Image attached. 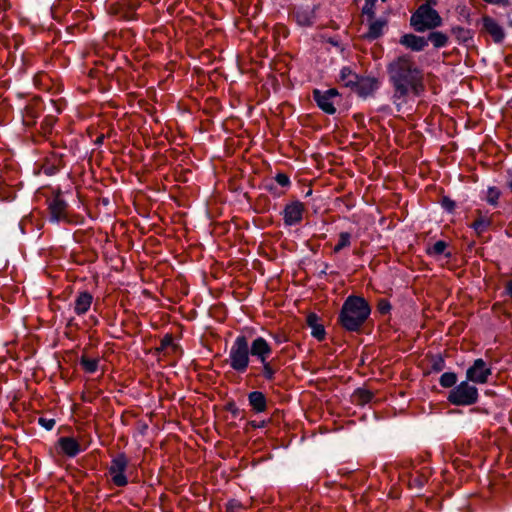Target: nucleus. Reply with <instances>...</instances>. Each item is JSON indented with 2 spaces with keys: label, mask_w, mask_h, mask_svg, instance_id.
Listing matches in <instances>:
<instances>
[{
  "label": "nucleus",
  "mask_w": 512,
  "mask_h": 512,
  "mask_svg": "<svg viewBox=\"0 0 512 512\" xmlns=\"http://www.w3.org/2000/svg\"><path fill=\"white\" fill-rule=\"evenodd\" d=\"M304 210V204L299 200L286 204L282 212L285 226H295L301 223Z\"/></svg>",
  "instance_id": "obj_13"
},
{
  "label": "nucleus",
  "mask_w": 512,
  "mask_h": 512,
  "mask_svg": "<svg viewBox=\"0 0 512 512\" xmlns=\"http://www.w3.org/2000/svg\"><path fill=\"white\" fill-rule=\"evenodd\" d=\"M48 202V221L53 224L60 222L70 223L71 220L68 214V203L63 199L61 192H58L53 198L47 200Z\"/></svg>",
  "instance_id": "obj_7"
},
{
  "label": "nucleus",
  "mask_w": 512,
  "mask_h": 512,
  "mask_svg": "<svg viewBox=\"0 0 512 512\" xmlns=\"http://www.w3.org/2000/svg\"><path fill=\"white\" fill-rule=\"evenodd\" d=\"M129 465V459L124 452L118 453L111 460L109 466V474L112 477V482L117 487H125L128 484V477L126 470Z\"/></svg>",
  "instance_id": "obj_8"
},
{
  "label": "nucleus",
  "mask_w": 512,
  "mask_h": 512,
  "mask_svg": "<svg viewBox=\"0 0 512 512\" xmlns=\"http://www.w3.org/2000/svg\"><path fill=\"white\" fill-rule=\"evenodd\" d=\"M230 368L239 374L247 371L251 361V349L249 346V339L244 334H239L233 341L229 358Z\"/></svg>",
  "instance_id": "obj_3"
},
{
  "label": "nucleus",
  "mask_w": 512,
  "mask_h": 512,
  "mask_svg": "<svg viewBox=\"0 0 512 512\" xmlns=\"http://www.w3.org/2000/svg\"><path fill=\"white\" fill-rule=\"evenodd\" d=\"M440 205H441V208L449 213V214H454L455 211H456V207H457V204L454 200H452L450 197L448 196H442L441 200H440Z\"/></svg>",
  "instance_id": "obj_39"
},
{
  "label": "nucleus",
  "mask_w": 512,
  "mask_h": 512,
  "mask_svg": "<svg viewBox=\"0 0 512 512\" xmlns=\"http://www.w3.org/2000/svg\"><path fill=\"white\" fill-rule=\"evenodd\" d=\"M377 0H365V4L362 7V14L368 17V20L375 18V6Z\"/></svg>",
  "instance_id": "obj_40"
},
{
  "label": "nucleus",
  "mask_w": 512,
  "mask_h": 512,
  "mask_svg": "<svg viewBox=\"0 0 512 512\" xmlns=\"http://www.w3.org/2000/svg\"><path fill=\"white\" fill-rule=\"evenodd\" d=\"M478 217L471 223L470 228H472L477 235H482L486 232L490 226L492 225V220L482 215L480 210H477Z\"/></svg>",
  "instance_id": "obj_28"
},
{
  "label": "nucleus",
  "mask_w": 512,
  "mask_h": 512,
  "mask_svg": "<svg viewBox=\"0 0 512 512\" xmlns=\"http://www.w3.org/2000/svg\"><path fill=\"white\" fill-rule=\"evenodd\" d=\"M388 82L392 87L391 100L400 112L403 104L412 95L420 97L425 91L423 71L415 64L412 57L403 54L386 66Z\"/></svg>",
  "instance_id": "obj_1"
},
{
  "label": "nucleus",
  "mask_w": 512,
  "mask_h": 512,
  "mask_svg": "<svg viewBox=\"0 0 512 512\" xmlns=\"http://www.w3.org/2000/svg\"><path fill=\"white\" fill-rule=\"evenodd\" d=\"M508 105L512 109V98L508 101Z\"/></svg>",
  "instance_id": "obj_56"
},
{
  "label": "nucleus",
  "mask_w": 512,
  "mask_h": 512,
  "mask_svg": "<svg viewBox=\"0 0 512 512\" xmlns=\"http://www.w3.org/2000/svg\"><path fill=\"white\" fill-rule=\"evenodd\" d=\"M92 301L93 296L90 292H79L74 301V312L79 316L85 314L90 309Z\"/></svg>",
  "instance_id": "obj_24"
},
{
  "label": "nucleus",
  "mask_w": 512,
  "mask_h": 512,
  "mask_svg": "<svg viewBox=\"0 0 512 512\" xmlns=\"http://www.w3.org/2000/svg\"><path fill=\"white\" fill-rule=\"evenodd\" d=\"M57 120H58L57 117L53 116V115H47L44 117V119L42 120V122L40 124V129H41L43 135L47 136V135L51 134L53 127H54L55 123L57 122Z\"/></svg>",
  "instance_id": "obj_36"
},
{
  "label": "nucleus",
  "mask_w": 512,
  "mask_h": 512,
  "mask_svg": "<svg viewBox=\"0 0 512 512\" xmlns=\"http://www.w3.org/2000/svg\"><path fill=\"white\" fill-rule=\"evenodd\" d=\"M452 34L455 36L458 44L469 46L473 42L474 31L461 26H454L451 29Z\"/></svg>",
  "instance_id": "obj_26"
},
{
  "label": "nucleus",
  "mask_w": 512,
  "mask_h": 512,
  "mask_svg": "<svg viewBox=\"0 0 512 512\" xmlns=\"http://www.w3.org/2000/svg\"><path fill=\"white\" fill-rule=\"evenodd\" d=\"M113 14L118 16L119 18L123 19V20H126V21H132V20H136L138 18V15L137 13H129L127 11L126 8H124L123 5H121L120 3L117 4V6H115L113 8Z\"/></svg>",
  "instance_id": "obj_35"
},
{
  "label": "nucleus",
  "mask_w": 512,
  "mask_h": 512,
  "mask_svg": "<svg viewBox=\"0 0 512 512\" xmlns=\"http://www.w3.org/2000/svg\"><path fill=\"white\" fill-rule=\"evenodd\" d=\"M353 402L357 405H365L371 402L374 398V393L365 388H357L353 395Z\"/></svg>",
  "instance_id": "obj_30"
},
{
  "label": "nucleus",
  "mask_w": 512,
  "mask_h": 512,
  "mask_svg": "<svg viewBox=\"0 0 512 512\" xmlns=\"http://www.w3.org/2000/svg\"><path fill=\"white\" fill-rule=\"evenodd\" d=\"M316 8H295L289 16L301 27H311L314 24Z\"/></svg>",
  "instance_id": "obj_16"
},
{
  "label": "nucleus",
  "mask_w": 512,
  "mask_h": 512,
  "mask_svg": "<svg viewBox=\"0 0 512 512\" xmlns=\"http://www.w3.org/2000/svg\"><path fill=\"white\" fill-rule=\"evenodd\" d=\"M352 235L349 232H340L338 243L334 246L333 252L339 253L344 248H347L351 245Z\"/></svg>",
  "instance_id": "obj_34"
},
{
  "label": "nucleus",
  "mask_w": 512,
  "mask_h": 512,
  "mask_svg": "<svg viewBox=\"0 0 512 512\" xmlns=\"http://www.w3.org/2000/svg\"><path fill=\"white\" fill-rule=\"evenodd\" d=\"M442 24V17L430 6V1L421 4L410 17V25L418 33L433 30Z\"/></svg>",
  "instance_id": "obj_4"
},
{
  "label": "nucleus",
  "mask_w": 512,
  "mask_h": 512,
  "mask_svg": "<svg viewBox=\"0 0 512 512\" xmlns=\"http://www.w3.org/2000/svg\"><path fill=\"white\" fill-rule=\"evenodd\" d=\"M377 112L383 113L385 115H392L393 110L388 104L381 105L377 108Z\"/></svg>",
  "instance_id": "obj_51"
},
{
  "label": "nucleus",
  "mask_w": 512,
  "mask_h": 512,
  "mask_svg": "<svg viewBox=\"0 0 512 512\" xmlns=\"http://www.w3.org/2000/svg\"><path fill=\"white\" fill-rule=\"evenodd\" d=\"M371 315V306L360 295L351 294L343 302L337 323L347 332H360Z\"/></svg>",
  "instance_id": "obj_2"
},
{
  "label": "nucleus",
  "mask_w": 512,
  "mask_h": 512,
  "mask_svg": "<svg viewBox=\"0 0 512 512\" xmlns=\"http://www.w3.org/2000/svg\"><path fill=\"white\" fill-rule=\"evenodd\" d=\"M104 139H105V135L104 134H100L95 140H94V144L97 145V146H100L103 144L104 142Z\"/></svg>",
  "instance_id": "obj_53"
},
{
  "label": "nucleus",
  "mask_w": 512,
  "mask_h": 512,
  "mask_svg": "<svg viewBox=\"0 0 512 512\" xmlns=\"http://www.w3.org/2000/svg\"><path fill=\"white\" fill-rule=\"evenodd\" d=\"M224 409L232 414L233 417H238L241 410L237 407L235 401L231 400L225 404Z\"/></svg>",
  "instance_id": "obj_48"
},
{
  "label": "nucleus",
  "mask_w": 512,
  "mask_h": 512,
  "mask_svg": "<svg viewBox=\"0 0 512 512\" xmlns=\"http://www.w3.org/2000/svg\"><path fill=\"white\" fill-rule=\"evenodd\" d=\"M249 346L252 362L265 361L271 357L273 352L271 344L261 336L254 338L251 342L249 341Z\"/></svg>",
  "instance_id": "obj_12"
},
{
  "label": "nucleus",
  "mask_w": 512,
  "mask_h": 512,
  "mask_svg": "<svg viewBox=\"0 0 512 512\" xmlns=\"http://www.w3.org/2000/svg\"><path fill=\"white\" fill-rule=\"evenodd\" d=\"M57 446L60 452L69 458L76 457L84 450L75 438L69 436L60 437Z\"/></svg>",
  "instance_id": "obj_17"
},
{
  "label": "nucleus",
  "mask_w": 512,
  "mask_h": 512,
  "mask_svg": "<svg viewBox=\"0 0 512 512\" xmlns=\"http://www.w3.org/2000/svg\"><path fill=\"white\" fill-rule=\"evenodd\" d=\"M50 101H51V104L54 106L56 113L60 114L63 110V106H64L63 102L61 100H53V99H51Z\"/></svg>",
  "instance_id": "obj_52"
},
{
  "label": "nucleus",
  "mask_w": 512,
  "mask_h": 512,
  "mask_svg": "<svg viewBox=\"0 0 512 512\" xmlns=\"http://www.w3.org/2000/svg\"><path fill=\"white\" fill-rule=\"evenodd\" d=\"M247 400L254 413L261 414L267 410V397L262 391L255 390L248 393Z\"/></svg>",
  "instance_id": "obj_20"
},
{
  "label": "nucleus",
  "mask_w": 512,
  "mask_h": 512,
  "mask_svg": "<svg viewBox=\"0 0 512 512\" xmlns=\"http://www.w3.org/2000/svg\"><path fill=\"white\" fill-rule=\"evenodd\" d=\"M40 98H34L32 102L28 103L23 110V124L28 128H33L37 124V119L40 117L43 107Z\"/></svg>",
  "instance_id": "obj_15"
},
{
  "label": "nucleus",
  "mask_w": 512,
  "mask_h": 512,
  "mask_svg": "<svg viewBox=\"0 0 512 512\" xmlns=\"http://www.w3.org/2000/svg\"><path fill=\"white\" fill-rule=\"evenodd\" d=\"M354 118L357 120V121H362L364 119V116L362 114H356L354 115Z\"/></svg>",
  "instance_id": "obj_54"
},
{
  "label": "nucleus",
  "mask_w": 512,
  "mask_h": 512,
  "mask_svg": "<svg viewBox=\"0 0 512 512\" xmlns=\"http://www.w3.org/2000/svg\"><path fill=\"white\" fill-rule=\"evenodd\" d=\"M168 349H171L173 353L181 352L182 353V347L174 342L173 335L170 333H167L163 336V338L160 341V346L155 348V353L157 355L163 354L168 355L167 352Z\"/></svg>",
  "instance_id": "obj_25"
},
{
  "label": "nucleus",
  "mask_w": 512,
  "mask_h": 512,
  "mask_svg": "<svg viewBox=\"0 0 512 512\" xmlns=\"http://www.w3.org/2000/svg\"><path fill=\"white\" fill-rule=\"evenodd\" d=\"M426 40H428V43L431 42L436 49L444 48L449 43L448 35L441 31H431Z\"/></svg>",
  "instance_id": "obj_29"
},
{
  "label": "nucleus",
  "mask_w": 512,
  "mask_h": 512,
  "mask_svg": "<svg viewBox=\"0 0 512 512\" xmlns=\"http://www.w3.org/2000/svg\"><path fill=\"white\" fill-rule=\"evenodd\" d=\"M121 5L124 6V8L127 9V11L131 14V13H136V11L138 10V8L140 7L141 3L139 0H124L123 2L120 3Z\"/></svg>",
  "instance_id": "obj_43"
},
{
  "label": "nucleus",
  "mask_w": 512,
  "mask_h": 512,
  "mask_svg": "<svg viewBox=\"0 0 512 512\" xmlns=\"http://www.w3.org/2000/svg\"><path fill=\"white\" fill-rule=\"evenodd\" d=\"M320 317L316 313H309L306 318V323L311 329V335L318 341H323L326 337L325 327L319 322Z\"/></svg>",
  "instance_id": "obj_22"
},
{
  "label": "nucleus",
  "mask_w": 512,
  "mask_h": 512,
  "mask_svg": "<svg viewBox=\"0 0 512 512\" xmlns=\"http://www.w3.org/2000/svg\"><path fill=\"white\" fill-rule=\"evenodd\" d=\"M370 21L368 31L365 33L364 38L368 41H374L384 34V28L387 27L388 21L385 18Z\"/></svg>",
  "instance_id": "obj_21"
},
{
  "label": "nucleus",
  "mask_w": 512,
  "mask_h": 512,
  "mask_svg": "<svg viewBox=\"0 0 512 512\" xmlns=\"http://www.w3.org/2000/svg\"><path fill=\"white\" fill-rule=\"evenodd\" d=\"M456 12L458 13L459 17L463 18L468 25L471 24V10L466 5H458Z\"/></svg>",
  "instance_id": "obj_42"
},
{
  "label": "nucleus",
  "mask_w": 512,
  "mask_h": 512,
  "mask_svg": "<svg viewBox=\"0 0 512 512\" xmlns=\"http://www.w3.org/2000/svg\"><path fill=\"white\" fill-rule=\"evenodd\" d=\"M38 424L46 429L47 431H51L55 426V419L53 418H45V417H39L38 418Z\"/></svg>",
  "instance_id": "obj_45"
},
{
  "label": "nucleus",
  "mask_w": 512,
  "mask_h": 512,
  "mask_svg": "<svg viewBox=\"0 0 512 512\" xmlns=\"http://www.w3.org/2000/svg\"><path fill=\"white\" fill-rule=\"evenodd\" d=\"M271 336L273 337L274 341L276 342V344L280 345L284 342L287 341V338L284 334L282 333H271Z\"/></svg>",
  "instance_id": "obj_50"
},
{
  "label": "nucleus",
  "mask_w": 512,
  "mask_h": 512,
  "mask_svg": "<svg viewBox=\"0 0 512 512\" xmlns=\"http://www.w3.org/2000/svg\"><path fill=\"white\" fill-rule=\"evenodd\" d=\"M448 243L444 240H438L433 245H428L425 252L428 256L438 257L444 255L446 258H451L452 253L447 251Z\"/></svg>",
  "instance_id": "obj_27"
},
{
  "label": "nucleus",
  "mask_w": 512,
  "mask_h": 512,
  "mask_svg": "<svg viewBox=\"0 0 512 512\" xmlns=\"http://www.w3.org/2000/svg\"><path fill=\"white\" fill-rule=\"evenodd\" d=\"M271 420H262V421H256V420H251V421H248L246 423V427H245V430L248 431L249 429H257V428H264L267 426V424L270 422Z\"/></svg>",
  "instance_id": "obj_46"
},
{
  "label": "nucleus",
  "mask_w": 512,
  "mask_h": 512,
  "mask_svg": "<svg viewBox=\"0 0 512 512\" xmlns=\"http://www.w3.org/2000/svg\"><path fill=\"white\" fill-rule=\"evenodd\" d=\"M259 365H251V376L261 377L267 383L273 384L276 379V374L279 371V366L275 358H269L265 361H259Z\"/></svg>",
  "instance_id": "obj_10"
},
{
  "label": "nucleus",
  "mask_w": 512,
  "mask_h": 512,
  "mask_svg": "<svg viewBox=\"0 0 512 512\" xmlns=\"http://www.w3.org/2000/svg\"><path fill=\"white\" fill-rule=\"evenodd\" d=\"M312 194V190L310 189L307 193H306V196H309Z\"/></svg>",
  "instance_id": "obj_57"
},
{
  "label": "nucleus",
  "mask_w": 512,
  "mask_h": 512,
  "mask_svg": "<svg viewBox=\"0 0 512 512\" xmlns=\"http://www.w3.org/2000/svg\"><path fill=\"white\" fill-rule=\"evenodd\" d=\"M458 377L455 372H444L439 378V384L443 388H454L457 386Z\"/></svg>",
  "instance_id": "obj_33"
},
{
  "label": "nucleus",
  "mask_w": 512,
  "mask_h": 512,
  "mask_svg": "<svg viewBox=\"0 0 512 512\" xmlns=\"http://www.w3.org/2000/svg\"><path fill=\"white\" fill-rule=\"evenodd\" d=\"M64 154L53 153L50 157L46 158L42 169L45 175L54 176L65 167Z\"/></svg>",
  "instance_id": "obj_19"
},
{
  "label": "nucleus",
  "mask_w": 512,
  "mask_h": 512,
  "mask_svg": "<svg viewBox=\"0 0 512 512\" xmlns=\"http://www.w3.org/2000/svg\"><path fill=\"white\" fill-rule=\"evenodd\" d=\"M72 322H73V319H70L68 325L71 326L72 325Z\"/></svg>",
  "instance_id": "obj_58"
},
{
  "label": "nucleus",
  "mask_w": 512,
  "mask_h": 512,
  "mask_svg": "<svg viewBox=\"0 0 512 512\" xmlns=\"http://www.w3.org/2000/svg\"><path fill=\"white\" fill-rule=\"evenodd\" d=\"M392 309L390 301L386 298H380L377 302V310L381 315L389 314Z\"/></svg>",
  "instance_id": "obj_41"
},
{
  "label": "nucleus",
  "mask_w": 512,
  "mask_h": 512,
  "mask_svg": "<svg viewBox=\"0 0 512 512\" xmlns=\"http://www.w3.org/2000/svg\"><path fill=\"white\" fill-rule=\"evenodd\" d=\"M356 85L357 86L353 89V92H355L360 98L366 99L374 96V94L379 90L381 82L375 76L362 75Z\"/></svg>",
  "instance_id": "obj_11"
},
{
  "label": "nucleus",
  "mask_w": 512,
  "mask_h": 512,
  "mask_svg": "<svg viewBox=\"0 0 512 512\" xmlns=\"http://www.w3.org/2000/svg\"><path fill=\"white\" fill-rule=\"evenodd\" d=\"M507 187L512 191V178L507 181Z\"/></svg>",
  "instance_id": "obj_55"
},
{
  "label": "nucleus",
  "mask_w": 512,
  "mask_h": 512,
  "mask_svg": "<svg viewBox=\"0 0 512 512\" xmlns=\"http://www.w3.org/2000/svg\"><path fill=\"white\" fill-rule=\"evenodd\" d=\"M382 2H386L387 0H381Z\"/></svg>",
  "instance_id": "obj_59"
},
{
  "label": "nucleus",
  "mask_w": 512,
  "mask_h": 512,
  "mask_svg": "<svg viewBox=\"0 0 512 512\" xmlns=\"http://www.w3.org/2000/svg\"><path fill=\"white\" fill-rule=\"evenodd\" d=\"M481 22L482 31L487 33L495 44H502L506 37L504 28L494 18L488 15H484L481 18Z\"/></svg>",
  "instance_id": "obj_14"
},
{
  "label": "nucleus",
  "mask_w": 512,
  "mask_h": 512,
  "mask_svg": "<svg viewBox=\"0 0 512 512\" xmlns=\"http://www.w3.org/2000/svg\"><path fill=\"white\" fill-rule=\"evenodd\" d=\"M275 181L282 187H289L291 185L290 178L285 173H277L275 176Z\"/></svg>",
  "instance_id": "obj_47"
},
{
  "label": "nucleus",
  "mask_w": 512,
  "mask_h": 512,
  "mask_svg": "<svg viewBox=\"0 0 512 512\" xmlns=\"http://www.w3.org/2000/svg\"><path fill=\"white\" fill-rule=\"evenodd\" d=\"M79 363L86 373L94 374L98 370L99 359L88 358L86 355H82L79 359Z\"/></svg>",
  "instance_id": "obj_32"
},
{
  "label": "nucleus",
  "mask_w": 512,
  "mask_h": 512,
  "mask_svg": "<svg viewBox=\"0 0 512 512\" xmlns=\"http://www.w3.org/2000/svg\"><path fill=\"white\" fill-rule=\"evenodd\" d=\"M399 44L413 52H420L428 46V40H426V37L407 33L400 37Z\"/></svg>",
  "instance_id": "obj_18"
},
{
  "label": "nucleus",
  "mask_w": 512,
  "mask_h": 512,
  "mask_svg": "<svg viewBox=\"0 0 512 512\" xmlns=\"http://www.w3.org/2000/svg\"><path fill=\"white\" fill-rule=\"evenodd\" d=\"M428 478L425 474H417V475H410L408 485L410 488H416L418 490H421Z\"/></svg>",
  "instance_id": "obj_38"
},
{
  "label": "nucleus",
  "mask_w": 512,
  "mask_h": 512,
  "mask_svg": "<svg viewBox=\"0 0 512 512\" xmlns=\"http://www.w3.org/2000/svg\"><path fill=\"white\" fill-rule=\"evenodd\" d=\"M312 97L318 108L326 114L334 115L337 112L336 105L341 107L342 96L336 88L314 89Z\"/></svg>",
  "instance_id": "obj_6"
},
{
  "label": "nucleus",
  "mask_w": 512,
  "mask_h": 512,
  "mask_svg": "<svg viewBox=\"0 0 512 512\" xmlns=\"http://www.w3.org/2000/svg\"><path fill=\"white\" fill-rule=\"evenodd\" d=\"M265 189L269 191L271 194H273L274 197H280L283 194V192L279 191L277 186H275V184L273 183L266 184Z\"/></svg>",
  "instance_id": "obj_49"
},
{
  "label": "nucleus",
  "mask_w": 512,
  "mask_h": 512,
  "mask_svg": "<svg viewBox=\"0 0 512 512\" xmlns=\"http://www.w3.org/2000/svg\"><path fill=\"white\" fill-rule=\"evenodd\" d=\"M479 400V392L477 387L468 380L461 381L457 386L452 388L447 395V401L458 407H467L474 405Z\"/></svg>",
  "instance_id": "obj_5"
},
{
  "label": "nucleus",
  "mask_w": 512,
  "mask_h": 512,
  "mask_svg": "<svg viewBox=\"0 0 512 512\" xmlns=\"http://www.w3.org/2000/svg\"><path fill=\"white\" fill-rule=\"evenodd\" d=\"M501 196V191L497 187H489L486 192L484 200L491 206L497 207L498 200Z\"/></svg>",
  "instance_id": "obj_37"
},
{
  "label": "nucleus",
  "mask_w": 512,
  "mask_h": 512,
  "mask_svg": "<svg viewBox=\"0 0 512 512\" xmlns=\"http://www.w3.org/2000/svg\"><path fill=\"white\" fill-rule=\"evenodd\" d=\"M243 510V505L240 501L236 499H230L226 503V512H241Z\"/></svg>",
  "instance_id": "obj_44"
},
{
  "label": "nucleus",
  "mask_w": 512,
  "mask_h": 512,
  "mask_svg": "<svg viewBox=\"0 0 512 512\" xmlns=\"http://www.w3.org/2000/svg\"><path fill=\"white\" fill-rule=\"evenodd\" d=\"M430 364V371L434 373L442 372L446 368V361L442 354H430L427 356Z\"/></svg>",
  "instance_id": "obj_31"
},
{
  "label": "nucleus",
  "mask_w": 512,
  "mask_h": 512,
  "mask_svg": "<svg viewBox=\"0 0 512 512\" xmlns=\"http://www.w3.org/2000/svg\"><path fill=\"white\" fill-rule=\"evenodd\" d=\"M492 369L482 358H477L466 370V380L473 384H485L488 382Z\"/></svg>",
  "instance_id": "obj_9"
},
{
  "label": "nucleus",
  "mask_w": 512,
  "mask_h": 512,
  "mask_svg": "<svg viewBox=\"0 0 512 512\" xmlns=\"http://www.w3.org/2000/svg\"><path fill=\"white\" fill-rule=\"evenodd\" d=\"M350 66H343L339 72L338 80L343 83V85L353 91V89L357 86L360 77Z\"/></svg>",
  "instance_id": "obj_23"
}]
</instances>
